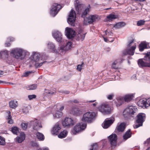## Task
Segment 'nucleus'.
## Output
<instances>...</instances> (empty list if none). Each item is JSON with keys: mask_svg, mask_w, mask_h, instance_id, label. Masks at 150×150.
Segmentation results:
<instances>
[{"mask_svg": "<svg viewBox=\"0 0 150 150\" xmlns=\"http://www.w3.org/2000/svg\"><path fill=\"white\" fill-rule=\"evenodd\" d=\"M75 6L78 13L81 15L82 17L86 16L90 10V5L84 8V5L79 2L78 0H75Z\"/></svg>", "mask_w": 150, "mask_h": 150, "instance_id": "obj_1", "label": "nucleus"}, {"mask_svg": "<svg viewBox=\"0 0 150 150\" xmlns=\"http://www.w3.org/2000/svg\"><path fill=\"white\" fill-rule=\"evenodd\" d=\"M27 52L26 50L23 49L17 48L11 50V53L16 59L22 60L25 58Z\"/></svg>", "mask_w": 150, "mask_h": 150, "instance_id": "obj_2", "label": "nucleus"}, {"mask_svg": "<svg viewBox=\"0 0 150 150\" xmlns=\"http://www.w3.org/2000/svg\"><path fill=\"white\" fill-rule=\"evenodd\" d=\"M96 116V114L95 112H88L83 115L81 120L83 122L91 123L95 119Z\"/></svg>", "mask_w": 150, "mask_h": 150, "instance_id": "obj_3", "label": "nucleus"}, {"mask_svg": "<svg viewBox=\"0 0 150 150\" xmlns=\"http://www.w3.org/2000/svg\"><path fill=\"white\" fill-rule=\"evenodd\" d=\"M137 109L135 106H127L124 110L123 112V115L125 117L128 116H133L136 112Z\"/></svg>", "mask_w": 150, "mask_h": 150, "instance_id": "obj_4", "label": "nucleus"}, {"mask_svg": "<svg viewBox=\"0 0 150 150\" xmlns=\"http://www.w3.org/2000/svg\"><path fill=\"white\" fill-rule=\"evenodd\" d=\"M146 118L145 114L143 113H140L137 116L136 124L133 125L134 128H137L142 126L143 123Z\"/></svg>", "mask_w": 150, "mask_h": 150, "instance_id": "obj_5", "label": "nucleus"}, {"mask_svg": "<svg viewBox=\"0 0 150 150\" xmlns=\"http://www.w3.org/2000/svg\"><path fill=\"white\" fill-rule=\"evenodd\" d=\"M131 46H132V47L129 48V49L123 52V54L124 55H126L127 54L132 55H134V50L136 47V45L135 43H134L133 40H132L127 45L128 47Z\"/></svg>", "mask_w": 150, "mask_h": 150, "instance_id": "obj_6", "label": "nucleus"}, {"mask_svg": "<svg viewBox=\"0 0 150 150\" xmlns=\"http://www.w3.org/2000/svg\"><path fill=\"white\" fill-rule=\"evenodd\" d=\"M84 18V24L85 25H87L88 23H93L98 21L100 19V17L96 15H91L89 16L87 18Z\"/></svg>", "mask_w": 150, "mask_h": 150, "instance_id": "obj_7", "label": "nucleus"}, {"mask_svg": "<svg viewBox=\"0 0 150 150\" xmlns=\"http://www.w3.org/2000/svg\"><path fill=\"white\" fill-rule=\"evenodd\" d=\"M29 123L32 125L33 129L34 130L38 131L42 127L40 121L37 119L31 120Z\"/></svg>", "mask_w": 150, "mask_h": 150, "instance_id": "obj_8", "label": "nucleus"}, {"mask_svg": "<svg viewBox=\"0 0 150 150\" xmlns=\"http://www.w3.org/2000/svg\"><path fill=\"white\" fill-rule=\"evenodd\" d=\"M86 123H81L76 125L72 131V132L74 134L83 130L86 128Z\"/></svg>", "mask_w": 150, "mask_h": 150, "instance_id": "obj_9", "label": "nucleus"}, {"mask_svg": "<svg viewBox=\"0 0 150 150\" xmlns=\"http://www.w3.org/2000/svg\"><path fill=\"white\" fill-rule=\"evenodd\" d=\"M75 124L73 120L70 117H66L62 121V125L65 127H70Z\"/></svg>", "mask_w": 150, "mask_h": 150, "instance_id": "obj_10", "label": "nucleus"}, {"mask_svg": "<svg viewBox=\"0 0 150 150\" xmlns=\"http://www.w3.org/2000/svg\"><path fill=\"white\" fill-rule=\"evenodd\" d=\"M52 35L57 42L63 43L66 41L65 40L63 39L62 35L60 32L58 30H55L52 33Z\"/></svg>", "mask_w": 150, "mask_h": 150, "instance_id": "obj_11", "label": "nucleus"}, {"mask_svg": "<svg viewBox=\"0 0 150 150\" xmlns=\"http://www.w3.org/2000/svg\"><path fill=\"white\" fill-rule=\"evenodd\" d=\"M61 8V6L60 4L56 3L53 4L50 10V14L52 16H54Z\"/></svg>", "mask_w": 150, "mask_h": 150, "instance_id": "obj_12", "label": "nucleus"}, {"mask_svg": "<svg viewBox=\"0 0 150 150\" xmlns=\"http://www.w3.org/2000/svg\"><path fill=\"white\" fill-rule=\"evenodd\" d=\"M76 18V14L75 11L73 9H71L67 20L68 23L71 25L74 26Z\"/></svg>", "mask_w": 150, "mask_h": 150, "instance_id": "obj_13", "label": "nucleus"}, {"mask_svg": "<svg viewBox=\"0 0 150 150\" xmlns=\"http://www.w3.org/2000/svg\"><path fill=\"white\" fill-rule=\"evenodd\" d=\"M71 42H67L65 45H60L59 48V53H63L70 49L71 47Z\"/></svg>", "mask_w": 150, "mask_h": 150, "instance_id": "obj_14", "label": "nucleus"}, {"mask_svg": "<svg viewBox=\"0 0 150 150\" xmlns=\"http://www.w3.org/2000/svg\"><path fill=\"white\" fill-rule=\"evenodd\" d=\"M99 111L103 114L109 113L110 111V108L107 104H103L99 108Z\"/></svg>", "mask_w": 150, "mask_h": 150, "instance_id": "obj_15", "label": "nucleus"}, {"mask_svg": "<svg viewBox=\"0 0 150 150\" xmlns=\"http://www.w3.org/2000/svg\"><path fill=\"white\" fill-rule=\"evenodd\" d=\"M109 142L112 147H115L117 144V136L115 134H112L108 137Z\"/></svg>", "mask_w": 150, "mask_h": 150, "instance_id": "obj_16", "label": "nucleus"}, {"mask_svg": "<svg viewBox=\"0 0 150 150\" xmlns=\"http://www.w3.org/2000/svg\"><path fill=\"white\" fill-rule=\"evenodd\" d=\"M115 120L114 117H112L106 120L102 124V126L103 128L107 129L110 127L113 122Z\"/></svg>", "mask_w": 150, "mask_h": 150, "instance_id": "obj_17", "label": "nucleus"}, {"mask_svg": "<svg viewBox=\"0 0 150 150\" xmlns=\"http://www.w3.org/2000/svg\"><path fill=\"white\" fill-rule=\"evenodd\" d=\"M66 35L69 39H71L75 36V32L72 28L67 27L65 29Z\"/></svg>", "mask_w": 150, "mask_h": 150, "instance_id": "obj_18", "label": "nucleus"}, {"mask_svg": "<svg viewBox=\"0 0 150 150\" xmlns=\"http://www.w3.org/2000/svg\"><path fill=\"white\" fill-rule=\"evenodd\" d=\"M60 126L58 124H56L53 127L51 131V133L53 135H57L60 130Z\"/></svg>", "mask_w": 150, "mask_h": 150, "instance_id": "obj_19", "label": "nucleus"}, {"mask_svg": "<svg viewBox=\"0 0 150 150\" xmlns=\"http://www.w3.org/2000/svg\"><path fill=\"white\" fill-rule=\"evenodd\" d=\"M25 135L24 132H21L20 135L15 138L16 141L18 143L22 142L25 139Z\"/></svg>", "mask_w": 150, "mask_h": 150, "instance_id": "obj_20", "label": "nucleus"}, {"mask_svg": "<svg viewBox=\"0 0 150 150\" xmlns=\"http://www.w3.org/2000/svg\"><path fill=\"white\" fill-rule=\"evenodd\" d=\"M122 60L120 59H117L112 62V67L115 69H117Z\"/></svg>", "mask_w": 150, "mask_h": 150, "instance_id": "obj_21", "label": "nucleus"}, {"mask_svg": "<svg viewBox=\"0 0 150 150\" xmlns=\"http://www.w3.org/2000/svg\"><path fill=\"white\" fill-rule=\"evenodd\" d=\"M146 101L145 98L142 99L140 100L137 102L138 105L142 108H146Z\"/></svg>", "mask_w": 150, "mask_h": 150, "instance_id": "obj_22", "label": "nucleus"}, {"mask_svg": "<svg viewBox=\"0 0 150 150\" xmlns=\"http://www.w3.org/2000/svg\"><path fill=\"white\" fill-rule=\"evenodd\" d=\"M47 47L50 50H53L55 52L59 53V49L58 50L54 49L55 45L51 42H49L47 43Z\"/></svg>", "mask_w": 150, "mask_h": 150, "instance_id": "obj_23", "label": "nucleus"}, {"mask_svg": "<svg viewBox=\"0 0 150 150\" xmlns=\"http://www.w3.org/2000/svg\"><path fill=\"white\" fill-rule=\"evenodd\" d=\"M86 33L83 32H81L78 33L76 35L77 39L78 40L83 41L85 38Z\"/></svg>", "mask_w": 150, "mask_h": 150, "instance_id": "obj_24", "label": "nucleus"}, {"mask_svg": "<svg viewBox=\"0 0 150 150\" xmlns=\"http://www.w3.org/2000/svg\"><path fill=\"white\" fill-rule=\"evenodd\" d=\"M139 59L138 61V64L140 67H147V62H145L143 59Z\"/></svg>", "mask_w": 150, "mask_h": 150, "instance_id": "obj_25", "label": "nucleus"}, {"mask_svg": "<svg viewBox=\"0 0 150 150\" xmlns=\"http://www.w3.org/2000/svg\"><path fill=\"white\" fill-rule=\"evenodd\" d=\"M118 16L117 14H111L108 16L106 18L107 20L110 21L115 19L117 18Z\"/></svg>", "mask_w": 150, "mask_h": 150, "instance_id": "obj_26", "label": "nucleus"}, {"mask_svg": "<svg viewBox=\"0 0 150 150\" xmlns=\"http://www.w3.org/2000/svg\"><path fill=\"white\" fill-rule=\"evenodd\" d=\"M40 54L36 52L33 53L32 57L33 60L36 62H38L40 60Z\"/></svg>", "mask_w": 150, "mask_h": 150, "instance_id": "obj_27", "label": "nucleus"}, {"mask_svg": "<svg viewBox=\"0 0 150 150\" xmlns=\"http://www.w3.org/2000/svg\"><path fill=\"white\" fill-rule=\"evenodd\" d=\"M70 113L74 115H78L80 113V111L78 108H74L71 110Z\"/></svg>", "mask_w": 150, "mask_h": 150, "instance_id": "obj_28", "label": "nucleus"}, {"mask_svg": "<svg viewBox=\"0 0 150 150\" xmlns=\"http://www.w3.org/2000/svg\"><path fill=\"white\" fill-rule=\"evenodd\" d=\"M131 130L130 129L128 130L123 136V139L126 140L130 138L131 136Z\"/></svg>", "mask_w": 150, "mask_h": 150, "instance_id": "obj_29", "label": "nucleus"}, {"mask_svg": "<svg viewBox=\"0 0 150 150\" xmlns=\"http://www.w3.org/2000/svg\"><path fill=\"white\" fill-rule=\"evenodd\" d=\"M147 47L146 42H142L140 43L139 46V51L142 52L143 51L144 49L146 48Z\"/></svg>", "mask_w": 150, "mask_h": 150, "instance_id": "obj_30", "label": "nucleus"}, {"mask_svg": "<svg viewBox=\"0 0 150 150\" xmlns=\"http://www.w3.org/2000/svg\"><path fill=\"white\" fill-rule=\"evenodd\" d=\"M125 128V124L123 123H121L117 127V129L119 132H123Z\"/></svg>", "mask_w": 150, "mask_h": 150, "instance_id": "obj_31", "label": "nucleus"}, {"mask_svg": "<svg viewBox=\"0 0 150 150\" xmlns=\"http://www.w3.org/2000/svg\"><path fill=\"white\" fill-rule=\"evenodd\" d=\"M62 115V112L56 110L55 113L53 114V116L54 118H58L61 117Z\"/></svg>", "mask_w": 150, "mask_h": 150, "instance_id": "obj_32", "label": "nucleus"}, {"mask_svg": "<svg viewBox=\"0 0 150 150\" xmlns=\"http://www.w3.org/2000/svg\"><path fill=\"white\" fill-rule=\"evenodd\" d=\"M133 98V95L132 94H128L125 95L124 97V99L125 101H129L132 100Z\"/></svg>", "mask_w": 150, "mask_h": 150, "instance_id": "obj_33", "label": "nucleus"}, {"mask_svg": "<svg viewBox=\"0 0 150 150\" xmlns=\"http://www.w3.org/2000/svg\"><path fill=\"white\" fill-rule=\"evenodd\" d=\"M126 24L124 22H121L117 23L114 26V27L116 28H120L125 26Z\"/></svg>", "mask_w": 150, "mask_h": 150, "instance_id": "obj_34", "label": "nucleus"}, {"mask_svg": "<svg viewBox=\"0 0 150 150\" xmlns=\"http://www.w3.org/2000/svg\"><path fill=\"white\" fill-rule=\"evenodd\" d=\"M10 107L13 108H15L18 105L17 102L16 100L11 101L9 103Z\"/></svg>", "mask_w": 150, "mask_h": 150, "instance_id": "obj_35", "label": "nucleus"}, {"mask_svg": "<svg viewBox=\"0 0 150 150\" xmlns=\"http://www.w3.org/2000/svg\"><path fill=\"white\" fill-rule=\"evenodd\" d=\"M67 132L66 130H64L61 132L60 134L58 135V137L60 138H64L67 135Z\"/></svg>", "mask_w": 150, "mask_h": 150, "instance_id": "obj_36", "label": "nucleus"}, {"mask_svg": "<svg viewBox=\"0 0 150 150\" xmlns=\"http://www.w3.org/2000/svg\"><path fill=\"white\" fill-rule=\"evenodd\" d=\"M37 137L40 140H43L44 139V135L41 133L37 132L36 133Z\"/></svg>", "mask_w": 150, "mask_h": 150, "instance_id": "obj_37", "label": "nucleus"}, {"mask_svg": "<svg viewBox=\"0 0 150 150\" xmlns=\"http://www.w3.org/2000/svg\"><path fill=\"white\" fill-rule=\"evenodd\" d=\"M105 36H106V38H110V36H112L113 35V33H112L110 31V30H106L105 31Z\"/></svg>", "mask_w": 150, "mask_h": 150, "instance_id": "obj_38", "label": "nucleus"}, {"mask_svg": "<svg viewBox=\"0 0 150 150\" xmlns=\"http://www.w3.org/2000/svg\"><path fill=\"white\" fill-rule=\"evenodd\" d=\"M11 131L14 134H17L19 132V129L17 127H12Z\"/></svg>", "mask_w": 150, "mask_h": 150, "instance_id": "obj_39", "label": "nucleus"}, {"mask_svg": "<svg viewBox=\"0 0 150 150\" xmlns=\"http://www.w3.org/2000/svg\"><path fill=\"white\" fill-rule=\"evenodd\" d=\"M37 85L36 84H33L26 87V88L28 90H34L36 88Z\"/></svg>", "mask_w": 150, "mask_h": 150, "instance_id": "obj_40", "label": "nucleus"}, {"mask_svg": "<svg viewBox=\"0 0 150 150\" xmlns=\"http://www.w3.org/2000/svg\"><path fill=\"white\" fill-rule=\"evenodd\" d=\"M1 57H7L8 55V52L7 50H4L1 51L0 52Z\"/></svg>", "mask_w": 150, "mask_h": 150, "instance_id": "obj_41", "label": "nucleus"}, {"mask_svg": "<svg viewBox=\"0 0 150 150\" xmlns=\"http://www.w3.org/2000/svg\"><path fill=\"white\" fill-rule=\"evenodd\" d=\"M54 107L56 108V110L59 111L60 110V111H61L63 110L64 107L63 106H60L59 105H56L54 106Z\"/></svg>", "mask_w": 150, "mask_h": 150, "instance_id": "obj_42", "label": "nucleus"}, {"mask_svg": "<svg viewBox=\"0 0 150 150\" xmlns=\"http://www.w3.org/2000/svg\"><path fill=\"white\" fill-rule=\"evenodd\" d=\"M146 21L144 20H140L137 21V25L138 26H140L144 25Z\"/></svg>", "mask_w": 150, "mask_h": 150, "instance_id": "obj_43", "label": "nucleus"}, {"mask_svg": "<svg viewBox=\"0 0 150 150\" xmlns=\"http://www.w3.org/2000/svg\"><path fill=\"white\" fill-rule=\"evenodd\" d=\"M5 144V139L0 136V145H4Z\"/></svg>", "mask_w": 150, "mask_h": 150, "instance_id": "obj_44", "label": "nucleus"}, {"mask_svg": "<svg viewBox=\"0 0 150 150\" xmlns=\"http://www.w3.org/2000/svg\"><path fill=\"white\" fill-rule=\"evenodd\" d=\"M28 124L25 123H22L21 124V126L22 129L24 130H26L28 126Z\"/></svg>", "mask_w": 150, "mask_h": 150, "instance_id": "obj_45", "label": "nucleus"}, {"mask_svg": "<svg viewBox=\"0 0 150 150\" xmlns=\"http://www.w3.org/2000/svg\"><path fill=\"white\" fill-rule=\"evenodd\" d=\"M46 62H47L44 61L40 62V63L38 62H36L35 64V66L37 67H39L41 66L43 64Z\"/></svg>", "mask_w": 150, "mask_h": 150, "instance_id": "obj_46", "label": "nucleus"}, {"mask_svg": "<svg viewBox=\"0 0 150 150\" xmlns=\"http://www.w3.org/2000/svg\"><path fill=\"white\" fill-rule=\"evenodd\" d=\"M45 93L49 94H50L51 95H53L55 93V92H53L46 89L45 90Z\"/></svg>", "mask_w": 150, "mask_h": 150, "instance_id": "obj_47", "label": "nucleus"}, {"mask_svg": "<svg viewBox=\"0 0 150 150\" xmlns=\"http://www.w3.org/2000/svg\"><path fill=\"white\" fill-rule=\"evenodd\" d=\"M147 56L146 53L144 57V60L148 61L149 62V63H148L147 67H150V61L149 60V59L148 58Z\"/></svg>", "mask_w": 150, "mask_h": 150, "instance_id": "obj_48", "label": "nucleus"}, {"mask_svg": "<svg viewBox=\"0 0 150 150\" xmlns=\"http://www.w3.org/2000/svg\"><path fill=\"white\" fill-rule=\"evenodd\" d=\"M36 97V96L35 95H29L28 96V98L29 100H31Z\"/></svg>", "mask_w": 150, "mask_h": 150, "instance_id": "obj_49", "label": "nucleus"}, {"mask_svg": "<svg viewBox=\"0 0 150 150\" xmlns=\"http://www.w3.org/2000/svg\"><path fill=\"white\" fill-rule=\"evenodd\" d=\"M7 113L8 115L6 117L7 120H8L9 119L12 118V116L11 115V112L10 111H8L7 112Z\"/></svg>", "mask_w": 150, "mask_h": 150, "instance_id": "obj_50", "label": "nucleus"}, {"mask_svg": "<svg viewBox=\"0 0 150 150\" xmlns=\"http://www.w3.org/2000/svg\"><path fill=\"white\" fill-rule=\"evenodd\" d=\"M32 72L30 71H27L24 73L23 75V76L26 77L28 76Z\"/></svg>", "mask_w": 150, "mask_h": 150, "instance_id": "obj_51", "label": "nucleus"}, {"mask_svg": "<svg viewBox=\"0 0 150 150\" xmlns=\"http://www.w3.org/2000/svg\"><path fill=\"white\" fill-rule=\"evenodd\" d=\"M146 107H147L150 106V98L146 99Z\"/></svg>", "mask_w": 150, "mask_h": 150, "instance_id": "obj_52", "label": "nucleus"}, {"mask_svg": "<svg viewBox=\"0 0 150 150\" xmlns=\"http://www.w3.org/2000/svg\"><path fill=\"white\" fill-rule=\"evenodd\" d=\"M117 100L119 103V104H121L123 100V98L122 97H119L117 98Z\"/></svg>", "mask_w": 150, "mask_h": 150, "instance_id": "obj_53", "label": "nucleus"}, {"mask_svg": "<svg viewBox=\"0 0 150 150\" xmlns=\"http://www.w3.org/2000/svg\"><path fill=\"white\" fill-rule=\"evenodd\" d=\"M83 64L81 65H78L77 67V69L79 71H81L83 67Z\"/></svg>", "mask_w": 150, "mask_h": 150, "instance_id": "obj_54", "label": "nucleus"}, {"mask_svg": "<svg viewBox=\"0 0 150 150\" xmlns=\"http://www.w3.org/2000/svg\"><path fill=\"white\" fill-rule=\"evenodd\" d=\"M144 144H146V146L150 145V137L147 139L146 141L145 142Z\"/></svg>", "mask_w": 150, "mask_h": 150, "instance_id": "obj_55", "label": "nucleus"}, {"mask_svg": "<svg viewBox=\"0 0 150 150\" xmlns=\"http://www.w3.org/2000/svg\"><path fill=\"white\" fill-rule=\"evenodd\" d=\"M98 147V146L97 144H93L92 146V148L90 149V150H93L96 149Z\"/></svg>", "mask_w": 150, "mask_h": 150, "instance_id": "obj_56", "label": "nucleus"}, {"mask_svg": "<svg viewBox=\"0 0 150 150\" xmlns=\"http://www.w3.org/2000/svg\"><path fill=\"white\" fill-rule=\"evenodd\" d=\"M23 112L25 113H27L28 112V109L27 107H25L22 109Z\"/></svg>", "mask_w": 150, "mask_h": 150, "instance_id": "obj_57", "label": "nucleus"}, {"mask_svg": "<svg viewBox=\"0 0 150 150\" xmlns=\"http://www.w3.org/2000/svg\"><path fill=\"white\" fill-rule=\"evenodd\" d=\"M7 121L8 123L11 124L13 123V120L12 118L8 120Z\"/></svg>", "mask_w": 150, "mask_h": 150, "instance_id": "obj_58", "label": "nucleus"}, {"mask_svg": "<svg viewBox=\"0 0 150 150\" xmlns=\"http://www.w3.org/2000/svg\"><path fill=\"white\" fill-rule=\"evenodd\" d=\"M113 96V94L109 95L108 96L107 98L109 100H112V99Z\"/></svg>", "mask_w": 150, "mask_h": 150, "instance_id": "obj_59", "label": "nucleus"}, {"mask_svg": "<svg viewBox=\"0 0 150 150\" xmlns=\"http://www.w3.org/2000/svg\"><path fill=\"white\" fill-rule=\"evenodd\" d=\"M7 41H13L14 40V38L13 37H10L7 39Z\"/></svg>", "mask_w": 150, "mask_h": 150, "instance_id": "obj_60", "label": "nucleus"}, {"mask_svg": "<svg viewBox=\"0 0 150 150\" xmlns=\"http://www.w3.org/2000/svg\"><path fill=\"white\" fill-rule=\"evenodd\" d=\"M105 35H104V36L103 37L104 39V41L105 42H107L108 41H109V40L108 39V38H106V37H105Z\"/></svg>", "mask_w": 150, "mask_h": 150, "instance_id": "obj_61", "label": "nucleus"}, {"mask_svg": "<svg viewBox=\"0 0 150 150\" xmlns=\"http://www.w3.org/2000/svg\"><path fill=\"white\" fill-rule=\"evenodd\" d=\"M11 44L8 42H6L5 43V46L6 47H9L10 46Z\"/></svg>", "mask_w": 150, "mask_h": 150, "instance_id": "obj_62", "label": "nucleus"}, {"mask_svg": "<svg viewBox=\"0 0 150 150\" xmlns=\"http://www.w3.org/2000/svg\"><path fill=\"white\" fill-rule=\"evenodd\" d=\"M147 57L150 61V52L147 53Z\"/></svg>", "mask_w": 150, "mask_h": 150, "instance_id": "obj_63", "label": "nucleus"}, {"mask_svg": "<svg viewBox=\"0 0 150 150\" xmlns=\"http://www.w3.org/2000/svg\"><path fill=\"white\" fill-rule=\"evenodd\" d=\"M43 150H49V148L47 147H44L42 148Z\"/></svg>", "mask_w": 150, "mask_h": 150, "instance_id": "obj_64", "label": "nucleus"}]
</instances>
